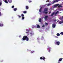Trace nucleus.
I'll list each match as a JSON object with an SVG mask.
<instances>
[{
  "label": "nucleus",
  "mask_w": 63,
  "mask_h": 63,
  "mask_svg": "<svg viewBox=\"0 0 63 63\" xmlns=\"http://www.w3.org/2000/svg\"><path fill=\"white\" fill-rule=\"evenodd\" d=\"M45 26L44 25H43L42 26V27H45Z\"/></svg>",
  "instance_id": "nucleus-39"
},
{
  "label": "nucleus",
  "mask_w": 63,
  "mask_h": 63,
  "mask_svg": "<svg viewBox=\"0 0 63 63\" xmlns=\"http://www.w3.org/2000/svg\"><path fill=\"white\" fill-rule=\"evenodd\" d=\"M56 45H57V46H59L60 45V42L59 41L56 42Z\"/></svg>",
  "instance_id": "nucleus-4"
},
{
  "label": "nucleus",
  "mask_w": 63,
  "mask_h": 63,
  "mask_svg": "<svg viewBox=\"0 0 63 63\" xmlns=\"http://www.w3.org/2000/svg\"><path fill=\"white\" fill-rule=\"evenodd\" d=\"M14 6L13 5V6H12V8H14Z\"/></svg>",
  "instance_id": "nucleus-33"
},
{
  "label": "nucleus",
  "mask_w": 63,
  "mask_h": 63,
  "mask_svg": "<svg viewBox=\"0 0 63 63\" xmlns=\"http://www.w3.org/2000/svg\"><path fill=\"white\" fill-rule=\"evenodd\" d=\"M22 19L23 20L24 19V16L22 17Z\"/></svg>",
  "instance_id": "nucleus-27"
},
{
  "label": "nucleus",
  "mask_w": 63,
  "mask_h": 63,
  "mask_svg": "<svg viewBox=\"0 0 63 63\" xmlns=\"http://www.w3.org/2000/svg\"><path fill=\"white\" fill-rule=\"evenodd\" d=\"M53 8L54 7H55V5L53 6Z\"/></svg>",
  "instance_id": "nucleus-37"
},
{
  "label": "nucleus",
  "mask_w": 63,
  "mask_h": 63,
  "mask_svg": "<svg viewBox=\"0 0 63 63\" xmlns=\"http://www.w3.org/2000/svg\"><path fill=\"white\" fill-rule=\"evenodd\" d=\"M42 21V20L41 19V18H40L39 19V21L40 22H41V21Z\"/></svg>",
  "instance_id": "nucleus-14"
},
{
  "label": "nucleus",
  "mask_w": 63,
  "mask_h": 63,
  "mask_svg": "<svg viewBox=\"0 0 63 63\" xmlns=\"http://www.w3.org/2000/svg\"><path fill=\"white\" fill-rule=\"evenodd\" d=\"M34 52V51H32L31 52V53H33V52Z\"/></svg>",
  "instance_id": "nucleus-20"
},
{
  "label": "nucleus",
  "mask_w": 63,
  "mask_h": 63,
  "mask_svg": "<svg viewBox=\"0 0 63 63\" xmlns=\"http://www.w3.org/2000/svg\"><path fill=\"white\" fill-rule=\"evenodd\" d=\"M60 61H58V63H60Z\"/></svg>",
  "instance_id": "nucleus-35"
},
{
  "label": "nucleus",
  "mask_w": 63,
  "mask_h": 63,
  "mask_svg": "<svg viewBox=\"0 0 63 63\" xmlns=\"http://www.w3.org/2000/svg\"><path fill=\"white\" fill-rule=\"evenodd\" d=\"M21 16L22 17L24 16V15L23 14H22L21 15Z\"/></svg>",
  "instance_id": "nucleus-26"
},
{
  "label": "nucleus",
  "mask_w": 63,
  "mask_h": 63,
  "mask_svg": "<svg viewBox=\"0 0 63 63\" xmlns=\"http://www.w3.org/2000/svg\"><path fill=\"white\" fill-rule=\"evenodd\" d=\"M59 4H55V7H57V6H59Z\"/></svg>",
  "instance_id": "nucleus-18"
},
{
  "label": "nucleus",
  "mask_w": 63,
  "mask_h": 63,
  "mask_svg": "<svg viewBox=\"0 0 63 63\" xmlns=\"http://www.w3.org/2000/svg\"><path fill=\"white\" fill-rule=\"evenodd\" d=\"M62 5H59V6H58V7L59 8H60V7H62Z\"/></svg>",
  "instance_id": "nucleus-24"
},
{
  "label": "nucleus",
  "mask_w": 63,
  "mask_h": 63,
  "mask_svg": "<svg viewBox=\"0 0 63 63\" xmlns=\"http://www.w3.org/2000/svg\"><path fill=\"white\" fill-rule=\"evenodd\" d=\"M1 12H0V16H1Z\"/></svg>",
  "instance_id": "nucleus-40"
},
{
  "label": "nucleus",
  "mask_w": 63,
  "mask_h": 63,
  "mask_svg": "<svg viewBox=\"0 0 63 63\" xmlns=\"http://www.w3.org/2000/svg\"><path fill=\"white\" fill-rule=\"evenodd\" d=\"M59 1V0H56L55 1V2H58Z\"/></svg>",
  "instance_id": "nucleus-29"
},
{
  "label": "nucleus",
  "mask_w": 63,
  "mask_h": 63,
  "mask_svg": "<svg viewBox=\"0 0 63 63\" xmlns=\"http://www.w3.org/2000/svg\"><path fill=\"white\" fill-rule=\"evenodd\" d=\"M48 17V16H46L45 17V19H47V18Z\"/></svg>",
  "instance_id": "nucleus-9"
},
{
  "label": "nucleus",
  "mask_w": 63,
  "mask_h": 63,
  "mask_svg": "<svg viewBox=\"0 0 63 63\" xmlns=\"http://www.w3.org/2000/svg\"><path fill=\"white\" fill-rule=\"evenodd\" d=\"M56 19H55V21H56Z\"/></svg>",
  "instance_id": "nucleus-47"
},
{
  "label": "nucleus",
  "mask_w": 63,
  "mask_h": 63,
  "mask_svg": "<svg viewBox=\"0 0 63 63\" xmlns=\"http://www.w3.org/2000/svg\"><path fill=\"white\" fill-rule=\"evenodd\" d=\"M3 26V24L0 23V26L2 27Z\"/></svg>",
  "instance_id": "nucleus-12"
},
{
  "label": "nucleus",
  "mask_w": 63,
  "mask_h": 63,
  "mask_svg": "<svg viewBox=\"0 0 63 63\" xmlns=\"http://www.w3.org/2000/svg\"><path fill=\"white\" fill-rule=\"evenodd\" d=\"M62 59H63V58H60L59 59V61H62Z\"/></svg>",
  "instance_id": "nucleus-8"
},
{
  "label": "nucleus",
  "mask_w": 63,
  "mask_h": 63,
  "mask_svg": "<svg viewBox=\"0 0 63 63\" xmlns=\"http://www.w3.org/2000/svg\"><path fill=\"white\" fill-rule=\"evenodd\" d=\"M40 59L41 60L43 59V60H45V57H41L40 58Z\"/></svg>",
  "instance_id": "nucleus-3"
},
{
  "label": "nucleus",
  "mask_w": 63,
  "mask_h": 63,
  "mask_svg": "<svg viewBox=\"0 0 63 63\" xmlns=\"http://www.w3.org/2000/svg\"><path fill=\"white\" fill-rule=\"evenodd\" d=\"M60 34L61 35H63V32H62L60 33Z\"/></svg>",
  "instance_id": "nucleus-23"
},
{
  "label": "nucleus",
  "mask_w": 63,
  "mask_h": 63,
  "mask_svg": "<svg viewBox=\"0 0 63 63\" xmlns=\"http://www.w3.org/2000/svg\"><path fill=\"white\" fill-rule=\"evenodd\" d=\"M5 3H7V4H8V1H7V0H5Z\"/></svg>",
  "instance_id": "nucleus-21"
},
{
  "label": "nucleus",
  "mask_w": 63,
  "mask_h": 63,
  "mask_svg": "<svg viewBox=\"0 0 63 63\" xmlns=\"http://www.w3.org/2000/svg\"><path fill=\"white\" fill-rule=\"evenodd\" d=\"M57 37V36H55L56 38H58V37Z\"/></svg>",
  "instance_id": "nucleus-44"
},
{
  "label": "nucleus",
  "mask_w": 63,
  "mask_h": 63,
  "mask_svg": "<svg viewBox=\"0 0 63 63\" xmlns=\"http://www.w3.org/2000/svg\"><path fill=\"white\" fill-rule=\"evenodd\" d=\"M26 31H27L28 32H26V33H28V32L29 31V30H28L27 29H26Z\"/></svg>",
  "instance_id": "nucleus-15"
},
{
  "label": "nucleus",
  "mask_w": 63,
  "mask_h": 63,
  "mask_svg": "<svg viewBox=\"0 0 63 63\" xmlns=\"http://www.w3.org/2000/svg\"><path fill=\"white\" fill-rule=\"evenodd\" d=\"M22 40L23 41L26 40L27 41H29V38L27 36H25L23 37L22 38Z\"/></svg>",
  "instance_id": "nucleus-1"
},
{
  "label": "nucleus",
  "mask_w": 63,
  "mask_h": 63,
  "mask_svg": "<svg viewBox=\"0 0 63 63\" xmlns=\"http://www.w3.org/2000/svg\"><path fill=\"white\" fill-rule=\"evenodd\" d=\"M49 0H47L46 2H49Z\"/></svg>",
  "instance_id": "nucleus-36"
},
{
  "label": "nucleus",
  "mask_w": 63,
  "mask_h": 63,
  "mask_svg": "<svg viewBox=\"0 0 63 63\" xmlns=\"http://www.w3.org/2000/svg\"><path fill=\"white\" fill-rule=\"evenodd\" d=\"M58 12H59V11H58L55 13V16H56V14H57V13H58Z\"/></svg>",
  "instance_id": "nucleus-22"
},
{
  "label": "nucleus",
  "mask_w": 63,
  "mask_h": 63,
  "mask_svg": "<svg viewBox=\"0 0 63 63\" xmlns=\"http://www.w3.org/2000/svg\"><path fill=\"white\" fill-rule=\"evenodd\" d=\"M55 12H53L51 15V16H53L54 15Z\"/></svg>",
  "instance_id": "nucleus-16"
},
{
  "label": "nucleus",
  "mask_w": 63,
  "mask_h": 63,
  "mask_svg": "<svg viewBox=\"0 0 63 63\" xmlns=\"http://www.w3.org/2000/svg\"><path fill=\"white\" fill-rule=\"evenodd\" d=\"M26 10H28L29 9V7L27 6H26Z\"/></svg>",
  "instance_id": "nucleus-7"
},
{
  "label": "nucleus",
  "mask_w": 63,
  "mask_h": 63,
  "mask_svg": "<svg viewBox=\"0 0 63 63\" xmlns=\"http://www.w3.org/2000/svg\"><path fill=\"white\" fill-rule=\"evenodd\" d=\"M18 16L19 18H20V17H21V16L19 15H18Z\"/></svg>",
  "instance_id": "nucleus-30"
},
{
  "label": "nucleus",
  "mask_w": 63,
  "mask_h": 63,
  "mask_svg": "<svg viewBox=\"0 0 63 63\" xmlns=\"http://www.w3.org/2000/svg\"><path fill=\"white\" fill-rule=\"evenodd\" d=\"M45 24L46 25H48V23H46Z\"/></svg>",
  "instance_id": "nucleus-31"
},
{
  "label": "nucleus",
  "mask_w": 63,
  "mask_h": 63,
  "mask_svg": "<svg viewBox=\"0 0 63 63\" xmlns=\"http://www.w3.org/2000/svg\"><path fill=\"white\" fill-rule=\"evenodd\" d=\"M48 9L47 8H46L44 9V11L43 12V14H47L48 12H46L47 11Z\"/></svg>",
  "instance_id": "nucleus-2"
},
{
  "label": "nucleus",
  "mask_w": 63,
  "mask_h": 63,
  "mask_svg": "<svg viewBox=\"0 0 63 63\" xmlns=\"http://www.w3.org/2000/svg\"><path fill=\"white\" fill-rule=\"evenodd\" d=\"M57 21H58H58H59V20H58Z\"/></svg>",
  "instance_id": "nucleus-48"
},
{
  "label": "nucleus",
  "mask_w": 63,
  "mask_h": 63,
  "mask_svg": "<svg viewBox=\"0 0 63 63\" xmlns=\"http://www.w3.org/2000/svg\"><path fill=\"white\" fill-rule=\"evenodd\" d=\"M49 13H50H50H51V12L50 11L49 12Z\"/></svg>",
  "instance_id": "nucleus-42"
},
{
  "label": "nucleus",
  "mask_w": 63,
  "mask_h": 63,
  "mask_svg": "<svg viewBox=\"0 0 63 63\" xmlns=\"http://www.w3.org/2000/svg\"><path fill=\"white\" fill-rule=\"evenodd\" d=\"M8 2H9V3H11V2H10V1H9V0H8Z\"/></svg>",
  "instance_id": "nucleus-41"
},
{
  "label": "nucleus",
  "mask_w": 63,
  "mask_h": 63,
  "mask_svg": "<svg viewBox=\"0 0 63 63\" xmlns=\"http://www.w3.org/2000/svg\"><path fill=\"white\" fill-rule=\"evenodd\" d=\"M41 39H42V40H43L44 39V37L43 36H42V37Z\"/></svg>",
  "instance_id": "nucleus-34"
},
{
  "label": "nucleus",
  "mask_w": 63,
  "mask_h": 63,
  "mask_svg": "<svg viewBox=\"0 0 63 63\" xmlns=\"http://www.w3.org/2000/svg\"><path fill=\"white\" fill-rule=\"evenodd\" d=\"M42 7H41L40 8V9L39 10V12H40V13H41V12H42Z\"/></svg>",
  "instance_id": "nucleus-5"
},
{
  "label": "nucleus",
  "mask_w": 63,
  "mask_h": 63,
  "mask_svg": "<svg viewBox=\"0 0 63 63\" xmlns=\"http://www.w3.org/2000/svg\"><path fill=\"white\" fill-rule=\"evenodd\" d=\"M55 20H54V21H55Z\"/></svg>",
  "instance_id": "nucleus-50"
},
{
  "label": "nucleus",
  "mask_w": 63,
  "mask_h": 63,
  "mask_svg": "<svg viewBox=\"0 0 63 63\" xmlns=\"http://www.w3.org/2000/svg\"><path fill=\"white\" fill-rule=\"evenodd\" d=\"M62 17H63V16Z\"/></svg>",
  "instance_id": "nucleus-49"
},
{
  "label": "nucleus",
  "mask_w": 63,
  "mask_h": 63,
  "mask_svg": "<svg viewBox=\"0 0 63 63\" xmlns=\"http://www.w3.org/2000/svg\"><path fill=\"white\" fill-rule=\"evenodd\" d=\"M55 2V0L53 2V3H52V4H54V3Z\"/></svg>",
  "instance_id": "nucleus-32"
},
{
  "label": "nucleus",
  "mask_w": 63,
  "mask_h": 63,
  "mask_svg": "<svg viewBox=\"0 0 63 63\" xmlns=\"http://www.w3.org/2000/svg\"><path fill=\"white\" fill-rule=\"evenodd\" d=\"M23 13L24 14H26L27 13V12L26 11H24L23 12Z\"/></svg>",
  "instance_id": "nucleus-17"
},
{
  "label": "nucleus",
  "mask_w": 63,
  "mask_h": 63,
  "mask_svg": "<svg viewBox=\"0 0 63 63\" xmlns=\"http://www.w3.org/2000/svg\"><path fill=\"white\" fill-rule=\"evenodd\" d=\"M57 35V36H60V34L58 33H57V34H56Z\"/></svg>",
  "instance_id": "nucleus-13"
},
{
  "label": "nucleus",
  "mask_w": 63,
  "mask_h": 63,
  "mask_svg": "<svg viewBox=\"0 0 63 63\" xmlns=\"http://www.w3.org/2000/svg\"><path fill=\"white\" fill-rule=\"evenodd\" d=\"M32 2V1H29V2Z\"/></svg>",
  "instance_id": "nucleus-45"
},
{
  "label": "nucleus",
  "mask_w": 63,
  "mask_h": 63,
  "mask_svg": "<svg viewBox=\"0 0 63 63\" xmlns=\"http://www.w3.org/2000/svg\"><path fill=\"white\" fill-rule=\"evenodd\" d=\"M49 49V52H50V48H48Z\"/></svg>",
  "instance_id": "nucleus-28"
},
{
  "label": "nucleus",
  "mask_w": 63,
  "mask_h": 63,
  "mask_svg": "<svg viewBox=\"0 0 63 63\" xmlns=\"http://www.w3.org/2000/svg\"><path fill=\"white\" fill-rule=\"evenodd\" d=\"M16 10H17V8H15L14 9V11H16Z\"/></svg>",
  "instance_id": "nucleus-19"
},
{
  "label": "nucleus",
  "mask_w": 63,
  "mask_h": 63,
  "mask_svg": "<svg viewBox=\"0 0 63 63\" xmlns=\"http://www.w3.org/2000/svg\"><path fill=\"white\" fill-rule=\"evenodd\" d=\"M50 5H51V4H48L47 5V6H50Z\"/></svg>",
  "instance_id": "nucleus-25"
},
{
  "label": "nucleus",
  "mask_w": 63,
  "mask_h": 63,
  "mask_svg": "<svg viewBox=\"0 0 63 63\" xmlns=\"http://www.w3.org/2000/svg\"><path fill=\"white\" fill-rule=\"evenodd\" d=\"M60 24H61V23H63V20L62 21H60L59 22Z\"/></svg>",
  "instance_id": "nucleus-11"
},
{
  "label": "nucleus",
  "mask_w": 63,
  "mask_h": 63,
  "mask_svg": "<svg viewBox=\"0 0 63 63\" xmlns=\"http://www.w3.org/2000/svg\"><path fill=\"white\" fill-rule=\"evenodd\" d=\"M52 27L53 28L55 27V24L54 23L52 24Z\"/></svg>",
  "instance_id": "nucleus-6"
},
{
  "label": "nucleus",
  "mask_w": 63,
  "mask_h": 63,
  "mask_svg": "<svg viewBox=\"0 0 63 63\" xmlns=\"http://www.w3.org/2000/svg\"><path fill=\"white\" fill-rule=\"evenodd\" d=\"M1 62H2V61H1Z\"/></svg>",
  "instance_id": "nucleus-51"
},
{
  "label": "nucleus",
  "mask_w": 63,
  "mask_h": 63,
  "mask_svg": "<svg viewBox=\"0 0 63 63\" xmlns=\"http://www.w3.org/2000/svg\"><path fill=\"white\" fill-rule=\"evenodd\" d=\"M1 4H2V3H1V2H0V6H1Z\"/></svg>",
  "instance_id": "nucleus-38"
},
{
  "label": "nucleus",
  "mask_w": 63,
  "mask_h": 63,
  "mask_svg": "<svg viewBox=\"0 0 63 63\" xmlns=\"http://www.w3.org/2000/svg\"><path fill=\"white\" fill-rule=\"evenodd\" d=\"M37 28H40V26L39 25H37Z\"/></svg>",
  "instance_id": "nucleus-10"
},
{
  "label": "nucleus",
  "mask_w": 63,
  "mask_h": 63,
  "mask_svg": "<svg viewBox=\"0 0 63 63\" xmlns=\"http://www.w3.org/2000/svg\"><path fill=\"white\" fill-rule=\"evenodd\" d=\"M32 33H30V34H31H31H32Z\"/></svg>",
  "instance_id": "nucleus-46"
},
{
  "label": "nucleus",
  "mask_w": 63,
  "mask_h": 63,
  "mask_svg": "<svg viewBox=\"0 0 63 63\" xmlns=\"http://www.w3.org/2000/svg\"><path fill=\"white\" fill-rule=\"evenodd\" d=\"M20 37H21V36H19V38Z\"/></svg>",
  "instance_id": "nucleus-43"
}]
</instances>
